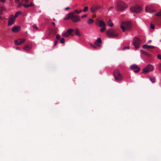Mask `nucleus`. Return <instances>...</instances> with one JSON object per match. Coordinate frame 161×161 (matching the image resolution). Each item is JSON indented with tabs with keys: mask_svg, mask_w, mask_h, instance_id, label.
Wrapping results in <instances>:
<instances>
[{
	"mask_svg": "<svg viewBox=\"0 0 161 161\" xmlns=\"http://www.w3.org/2000/svg\"><path fill=\"white\" fill-rule=\"evenodd\" d=\"M106 34L108 36L111 38H114L118 36V35L116 31L112 29H110L108 30L107 31Z\"/></svg>",
	"mask_w": 161,
	"mask_h": 161,
	"instance_id": "f257e3e1",
	"label": "nucleus"
},
{
	"mask_svg": "<svg viewBox=\"0 0 161 161\" xmlns=\"http://www.w3.org/2000/svg\"><path fill=\"white\" fill-rule=\"evenodd\" d=\"M131 27V22L130 21H126L123 22L121 25V28L123 31L124 32L125 28L126 29L129 30Z\"/></svg>",
	"mask_w": 161,
	"mask_h": 161,
	"instance_id": "f03ea898",
	"label": "nucleus"
},
{
	"mask_svg": "<svg viewBox=\"0 0 161 161\" xmlns=\"http://www.w3.org/2000/svg\"><path fill=\"white\" fill-rule=\"evenodd\" d=\"M114 75L115 79L117 81H120L123 80L122 76L120 73L119 70L118 69L115 70L114 71Z\"/></svg>",
	"mask_w": 161,
	"mask_h": 161,
	"instance_id": "7ed1b4c3",
	"label": "nucleus"
},
{
	"mask_svg": "<svg viewBox=\"0 0 161 161\" xmlns=\"http://www.w3.org/2000/svg\"><path fill=\"white\" fill-rule=\"evenodd\" d=\"M142 8L138 5H136L132 6L130 8L131 11L136 14L139 13L142 10Z\"/></svg>",
	"mask_w": 161,
	"mask_h": 161,
	"instance_id": "20e7f679",
	"label": "nucleus"
},
{
	"mask_svg": "<svg viewBox=\"0 0 161 161\" xmlns=\"http://www.w3.org/2000/svg\"><path fill=\"white\" fill-rule=\"evenodd\" d=\"M127 7V6L123 2L119 1L117 4V8L118 10L122 11Z\"/></svg>",
	"mask_w": 161,
	"mask_h": 161,
	"instance_id": "39448f33",
	"label": "nucleus"
},
{
	"mask_svg": "<svg viewBox=\"0 0 161 161\" xmlns=\"http://www.w3.org/2000/svg\"><path fill=\"white\" fill-rule=\"evenodd\" d=\"M154 69V68L152 65L148 64L145 68L143 69V73L145 74H147L148 72L153 71Z\"/></svg>",
	"mask_w": 161,
	"mask_h": 161,
	"instance_id": "423d86ee",
	"label": "nucleus"
},
{
	"mask_svg": "<svg viewBox=\"0 0 161 161\" xmlns=\"http://www.w3.org/2000/svg\"><path fill=\"white\" fill-rule=\"evenodd\" d=\"M141 43V40L137 37H135L133 40V44L136 49H137L139 47V45Z\"/></svg>",
	"mask_w": 161,
	"mask_h": 161,
	"instance_id": "0eeeda50",
	"label": "nucleus"
},
{
	"mask_svg": "<svg viewBox=\"0 0 161 161\" xmlns=\"http://www.w3.org/2000/svg\"><path fill=\"white\" fill-rule=\"evenodd\" d=\"M71 19L73 22L75 23L80 21V19L78 16L75 15V14H74V13H73L71 18Z\"/></svg>",
	"mask_w": 161,
	"mask_h": 161,
	"instance_id": "6e6552de",
	"label": "nucleus"
},
{
	"mask_svg": "<svg viewBox=\"0 0 161 161\" xmlns=\"http://www.w3.org/2000/svg\"><path fill=\"white\" fill-rule=\"evenodd\" d=\"M15 19L13 15H11L9 18L8 22V25L11 26L15 22Z\"/></svg>",
	"mask_w": 161,
	"mask_h": 161,
	"instance_id": "1a4fd4ad",
	"label": "nucleus"
},
{
	"mask_svg": "<svg viewBox=\"0 0 161 161\" xmlns=\"http://www.w3.org/2000/svg\"><path fill=\"white\" fill-rule=\"evenodd\" d=\"M130 68L131 69L133 70L135 73L138 72L140 70V68L136 64H133L130 66Z\"/></svg>",
	"mask_w": 161,
	"mask_h": 161,
	"instance_id": "9d476101",
	"label": "nucleus"
},
{
	"mask_svg": "<svg viewBox=\"0 0 161 161\" xmlns=\"http://www.w3.org/2000/svg\"><path fill=\"white\" fill-rule=\"evenodd\" d=\"M146 10L147 12L150 13L155 12V9L153 6H148L146 7Z\"/></svg>",
	"mask_w": 161,
	"mask_h": 161,
	"instance_id": "9b49d317",
	"label": "nucleus"
},
{
	"mask_svg": "<svg viewBox=\"0 0 161 161\" xmlns=\"http://www.w3.org/2000/svg\"><path fill=\"white\" fill-rule=\"evenodd\" d=\"M74 31V30L72 29H69L67 30L65 33H63L62 34V36L64 37H67L70 35L71 32Z\"/></svg>",
	"mask_w": 161,
	"mask_h": 161,
	"instance_id": "f8f14e48",
	"label": "nucleus"
},
{
	"mask_svg": "<svg viewBox=\"0 0 161 161\" xmlns=\"http://www.w3.org/2000/svg\"><path fill=\"white\" fill-rule=\"evenodd\" d=\"M25 38L19 39L14 41V43L16 45H19L23 43L25 41Z\"/></svg>",
	"mask_w": 161,
	"mask_h": 161,
	"instance_id": "ddd939ff",
	"label": "nucleus"
},
{
	"mask_svg": "<svg viewBox=\"0 0 161 161\" xmlns=\"http://www.w3.org/2000/svg\"><path fill=\"white\" fill-rule=\"evenodd\" d=\"M102 8V7L100 6H94L91 8V11L92 13H95L97 10Z\"/></svg>",
	"mask_w": 161,
	"mask_h": 161,
	"instance_id": "4468645a",
	"label": "nucleus"
},
{
	"mask_svg": "<svg viewBox=\"0 0 161 161\" xmlns=\"http://www.w3.org/2000/svg\"><path fill=\"white\" fill-rule=\"evenodd\" d=\"M20 27L19 26H14L13 27L12 31L14 32H16L20 31Z\"/></svg>",
	"mask_w": 161,
	"mask_h": 161,
	"instance_id": "2eb2a0df",
	"label": "nucleus"
},
{
	"mask_svg": "<svg viewBox=\"0 0 161 161\" xmlns=\"http://www.w3.org/2000/svg\"><path fill=\"white\" fill-rule=\"evenodd\" d=\"M98 21V25L99 26L101 27H105L106 25V24L103 20H99Z\"/></svg>",
	"mask_w": 161,
	"mask_h": 161,
	"instance_id": "dca6fc26",
	"label": "nucleus"
},
{
	"mask_svg": "<svg viewBox=\"0 0 161 161\" xmlns=\"http://www.w3.org/2000/svg\"><path fill=\"white\" fill-rule=\"evenodd\" d=\"M142 47L143 49L154 48L153 46L147 45H143Z\"/></svg>",
	"mask_w": 161,
	"mask_h": 161,
	"instance_id": "f3484780",
	"label": "nucleus"
},
{
	"mask_svg": "<svg viewBox=\"0 0 161 161\" xmlns=\"http://www.w3.org/2000/svg\"><path fill=\"white\" fill-rule=\"evenodd\" d=\"M73 13H70L69 14H68L64 18L65 20H67L70 18L71 19V18L72 17V14Z\"/></svg>",
	"mask_w": 161,
	"mask_h": 161,
	"instance_id": "a211bd4d",
	"label": "nucleus"
},
{
	"mask_svg": "<svg viewBox=\"0 0 161 161\" xmlns=\"http://www.w3.org/2000/svg\"><path fill=\"white\" fill-rule=\"evenodd\" d=\"M96 42H95V44L100 47V45L97 44V43H101L102 40L100 38H98L96 40Z\"/></svg>",
	"mask_w": 161,
	"mask_h": 161,
	"instance_id": "6ab92c4d",
	"label": "nucleus"
},
{
	"mask_svg": "<svg viewBox=\"0 0 161 161\" xmlns=\"http://www.w3.org/2000/svg\"><path fill=\"white\" fill-rule=\"evenodd\" d=\"M150 80L153 83H154L155 81V78L153 76H150L149 77Z\"/></svg>",
	"mask_w": 161,
	"mask_h": 161,
	"instance_id": "aec40b11",
	"label": "nucleus"
},
{
	"mask_svg": "<svg viewBox=\"0 0 161 161\" xmlns=\"http://www.w3.org/2000/svg\"><path fill=\"white\" fill-rule=\"evenodd\" d=\"M31 47L28 45L25 46L24 47V50L25 51H29L31 50Z\"/></svg>",
	"mask_w": 161,
	"mask_h": 161,
	"instance_id": "412c9836",
	"label": "nucleus"
},
{
	"mask_svg": "<svg viewBox=\"0 0 161 161\" xmlns=\"http://www.w3.org/2000/svg\"><path fill=\"white\" fill-rule=\"evenodd\" d=\"M107 25L108 26L110 27H112L113 26V24L111 22V19H110L108 20L107 23Z\"/></svg>",
	"mask_w": 161,
	"mask_h": 161,
	"instance_id": "4be33fe9",
	"label": "nucleus"
},
{
	"mask_svg": "<svg viewBox=\"0 0 161 161\" xmlns=\"http://www.w3.org/2000/svg\"><path fill=\"white\" fill-rule=\"evenodd\" d=\"M21 14L22 12L20 11L17 12L15 14V15L14 16V17L15 19V18H17L19 15Z\"/></svg>",
	"mask_w": 161,
	"mask_h": 161,
	"instance_id": "5701e85b",
	"label": "nucleus"
},
{
	"mask_svg": "<svg viewBox=\"0 0 161 161\" xmlns=\"http://www.w3.org/2000/svg\"><path fill=\"white\" fill-rule=\"evenodd\" d=\"M94 20L92 19H89L87 21V23L89 25H90L94 22Z\"/></svg>",
	"mask_w": 161,
	"mask_h": 161,
	"instance_id": "b1692460",
	"label": "nucleus"
},
{
	"mask_svg": "<svg viewBox=\"0 0 161 161\" xmlns=\"http://www.w3.org/2000/svg\"><path fill=\"white\" fill-rule=\"evenodd\" d=\"M57 28H53V29H52L51 30V32L53 33V34L54 35H55L57 33V31H56V30H57Z\"/></svg>",
	"mask_w": 161,
	"mask_h": 161,
	"instance_id": "393cba45",
	"label": "nucleus"
},
{
	"mask_svg": "<svg viewBox=\"0 0 161 161\" xmlns=\"http://www.w3.org/2000/svg\"><path fill=\"white\" fill-rule=\"evenodd\" d=\"M75 34L78 36H80V32L79 31L78 29H76L75 30Z\"/></svg>",
	"mask_w": 161,
	"mask_h": 161,
	"instance_id": "a878e982",
	"label": "nucleus"
},
{
	"mask_svg": "<svg viewBox=\"0 0 161 161\" xmlns=\"http://www.w3.org/2000/svg\"><path fill=\"white\" fill-rule=\"evenodd\" d=\"M22 2H23L25 3H28V0H20ZM19 0H14V2L15 3H19Z\"/></svg>",
	"mask_w": 161,
	"mask_h": 161,
	"instance_id": "bb28decb",
	"label": "nucleus"
},
{
	"mask_svg": "<svg viewBox=\"0 0 161 161\" xmlns=\"http://www.w3.org/2000/svg\"><path fill=\"white\" fill-rule=\"evenodd\" d=\"M82 12V10H80V11H78L77 10H76L74 11V12H73L72 13H74V14L75 13L77 14H79L80 13Z\"/></svg>",
	"mask_w": 161,
	"mask_h": 161,
	"instance_id": "cd10ccee",
	"label": "nucleus"
},
{
	"mask_svg": "<svg viewBox=\"0 0 161 161\" xmlns=\"http://www.w3.org/2000/svg\"><path fill=\"white\" fill-rule=\"evenodd\" d=\"M60 42L61 43L63 44L65 42V39L64 38H62L60 40Z\"/></svg>",
	"mask_w": 161,
	"mask_h": 161,
	"instance_id": "c85d7f7f",
	"label": "nucleus"
},
{
	"mask_svg": "<svg viewBox=\"0 0 161 161\" xmlns=\"http://www.w3.org/2000/svg\"><path fill=\"white\" fill-rule=\"evenodd\" d=\"M142 53L144 55H146L148 57H149L150 56V54L149 53L143 51Z\"/></svg>",
	"mask_w": 161,
	"mask_h": 161,
	"instance_id": "c756f323",
	"label": "nucleus"
},
{
	"mask_svg": "<svg viewBox=\"0 0 161 161\" xmlns=\"http://www.w3.org/2000/svg\"><path fill=\"white\" fill-rule=\"evenodd\" d=\"M155 15L158 16H161V11L155 14Z\"/></svg>",
	"mask_w": 161,
	"mask_h": 161,
	"instance_id": "7c9ffc66",
	"label": "nucleus"
},
{
	"mask_svg": "<svg viewBox=\"0 0 161 161\" xmlns=\"http://www.w3.org/2000/svg\"><path fill=\"white\" fill-rule=\"evenodd\" d=\"M88 7L87 6H86L84 7V9L83 10V11L84 12H86L88 9Z\"/></svg>",
	"mask_w": 161,
	"mask_h": 161,
	"instance_id": "2f4dec72",
	"label": "nucleus"
},
{
	"mask_svg": "<svg viewBox=\"0 0 161 161\" xmlns=\"http://www.w3.org/2000/svg\"><path fill=\"white\" fill-rule=\"evenodd\" d=\"M18 7H21L22 5H23V3L21 2H19V3H18Z\"/></svg>",
	"mask_w": 161,
	"mask_h": 161,
	"instance_id": "473e14b6",
	"label": "nucleus"
},
{
	"mask_svg": "<svg viewBox=\"0 0 161 161\" xmlns=\"http://www.w3.org/2000/svg\"><path fill=\"white\" fill-rule=\"evenodd\" d=\"M102 27L103 28L100 30V31L102 32H103L105 31L106 28L105 27Z\"/></svg>",
	"mask_w": 161,
	"mask_h": 161,
	"instance_id": "72a5a7b5",
	"label": "nucleus"
},
{
	"mask_svg": "<svg viewBox=\"0 0 161 161\" xmlns=\"http://www.w3.org/2000/svg\"><path fill=\"white\" fill-rule=\"evenodd\" d=\"M61 36L59 34H57L56 35V38L58 40L60 38Z\"/></svg>",
	"mask_w": 161,
	"mask_h": 161,
	"instance_id": "f704fd0d",
	"label": "nucleus"
},
{
	"mask_svg": "<svg viewBox=\"0 0 161 161\" xmlns=\"http://www.w3.org/2000/svg\"><path fill=\"white\" fill-rule=\"evenodd\" d=\"M150 28L153 29H154L155 28V26L154 25L152 24H151L150 25Z\"/></svg>",
	"mask_w": 161,
	"mask_h": 161,
	"instance_id": "c9c22d12",
	"label": "nucleus"
},
{
	"mask_svg": "<svg viewBox=\"0 0 161 161\" xmlns=\"http://www.w3.org/2000/svg\"><path fill=\"white\" fill-rule=\"evenodd\" d=\"M23 6L25 8H28L29 7V4H23Z\"/></svg>",
	"mask_w": 161,
	"mask_h": 161,
	"instance_id": "e433bc0d",
	"label": "nucleus"
},
{
	"mask_svg": "<svg viewBox=\"0 0 161 161\" xmlns=\"http://www.w3.org/2000/svg\"><path fill=\"white\" fill-rule=\"evenodd\" d=\"M5 10L4 8L3 7H0V11H3Z\"/></svg>",
	"mask_w": 161,
	"mask_h": 161,
	"instance_id": "4c0bfd02",
	"label": "nucleus"
},
{
	"mask_svg": "<svg viewBox=\"0 0 161 161\" xmlns=\"http://www.w3.org/2000/svg\"><path fill=\"white\" fill-rule=\"evenodd\" d=\"M32 27L34 29H36L37 30H38V28L35 25H33L32 26Z\"/></svg>",
	"mask_w": 161,
	"mask_h": 161,
	"instance_id": "58836bf2",
	"label": "nucleus"
},
{
	"mask_svg": "<svg viewBox=\"0 0 161 161\" xmlns=\"http://www.w3.org/2000/svg\"><path fill=\"white\" fill-rule=\"evenodd\" d=\"M29 7H33L34 6V4L32 2H31L30 4H29Z\"/></svg>",
	"mask_w": 161,
	"mask_h": 161,
	"instance_id": "ea45409f",
	"label": "nucleus"
},
{
	"mask_svg": "<svg viewBox=\"0 0 161 161\" xmlns=\"http://www.w3.org/2000/svg\"><path fill=\"white\" fill-rule=\"evenodd\" d=\"M90 45L91 46L93 47L94 48H97V47L93 44H90Z\"/></svg>",
	"mask_w": 161,
	"mask_h": 161,
	"instance_id": "a19ab883",
	"label": "nucleus"
},
{
	"mask_svg": "<svg viewBox=\"0 0 161 161\" xmlns=\"http://www.w3.org/2000/svg\"><path fill=\"white\" fill-rule=\"evenodd\" d=\"M158 69L161 71V64H159L158 66Z\"/></svg>",
	"mask_w": 161,
	"mask_h": 161,
	"instance_id": "79ce46f5",
	"label": "nucleus"
},
{
	"mask_svg": "<svg viewBox=\"0 0 161 161\" xmlns=\"http://www.w3.org/2000/svg\"><path fill=\"white\" fill-rule=\"evenodd\" d=\"M58 41L57 40H55L54 42V46H55L56 45Z\"/></svg>",
	"mask_w": 161,
	"mask_h": 161,
	"instance_id": "37998d69",
	"label": "nucleus"
},
{
	"mask_svg": "<svg viewBox=\"0 0 161 161\" xmlns=\"http://www.w3.org/2000/svg\"><path fill=\"white\" fill-rule=\"evenodd\" d=\"M87 17V15L84 14L81 16V18H84L86 17Z\"/></svg>",
	"mask_w": 161,
	"mask_h": 161,
	"instance_id": "c03bdc74",
	"label": "nucleus"
},
{
	"mask_svg": "<svg viewBox=\"0 0 161 161\" xmlns=\"http://www.w3.org/2000/svg\"><path fill=\"white\" fill-rule=\"evenodd\" d=\"M157 57L158 59L161 60V55H160V54L158 55L157 56Z\"/></svg>",
	"mask_w": 161,
	"mask_h": 161,
	"instance_id": "a18cd8bd",
	"label": "nucleus"
},
{
	"mask_svg": "<svg viewBox=\"0 0 161 161\" xmlns=\"http://www.w3.org/2000/svg\"><path fill=\"white\" fill-rule=\"evenodd\" d=\"M129 49V47H124L123 48V50H125L126 49Z\"/></svg>",
	"mask_w": 161,
	"mask_h": 161,
	"instance_id": "49530a36",
	"label": "nucleus"
},
{
	"mask_svg": "<svg viewBox=\"0 0 161 161\" xmlns=\"http://www.w3.org/2000/svg\"><path fill=\"white\" fill-rule=\"evenodd\" d=\"M52 25H53V26H55V23H54V22H52Z\"/></svg>",
	"mask_w": 161,
	"mask_h": 161,
	"instance_id": "de8ad7c7",
	"label": "nucleus"
},
{
	"mask_svg": "<svg viewBox=\"0 0 161 161\" xmlns=\"http://www.w3.org/2000/svg\"><path fill=\"white\" fill-rule=\"evenodd\" d=\"M5 0H0V2H3V3H4L5 2Z\"/></svg>",
	"mask_w": 161,
	"mask_h": 161,
	"instance_id": "09e8293b",
	"label": "nucleus"
},
{
	"mask_svg": "<svg viewBox=\"0 0 161 161\" xmlns=\"http://www.w3.org/2000/svg\"><path fill=\"white\" fill-rule=\"evenodd\" d=\"M69 9V7H67L65 8V9L66 10Z\"/></svg>",
	"mask_w": 161,
	"mask_h": 161,
	"instance_id": "8fccbe9b",
	"label": "nucleus"
},
{
	"mask_svg": "<svg viewBox=\"0 0 161 161\" xmlns=\"http://www.w3.org/2000/svg\"><path fill=\"white\" fill-rule=\"evenodd\" d=\"M2 12V11H0V15H2L3 14V13ZM1 18V17L0 16V18Z\"/></svg>",
	"mask_w": 161,
	"mask_h": 161,
	"instance_id": "3c124183",
	"label": "nucleus"
},
{
	"mask_svg": "<svg viewBox=\"0 0 161 161\" xmlns=\"http://www.w3.org/2000/svg\"><path fill=\"white\" fill-rule=\"evenodd\" d=\"M16 49H19V50H20V48L19 47H16Z\"/></svg>",
	"mask_w": 161,
	"mask_h": 161,
	"instance_id": "603ef678",
	"label": "nucleus"
},
{
	"mask_svg": "<svg viewBox=\"0 0 161 161\" xmlns=\"http://www.w3.org/2000/svg\"><path fill=\"white\" fill-rule=\"evenodd\" d=\"M113 8V7H109V9H111Z\"/></svg>",
	"mask_w": 161,
	"mask_h": 161,
	"instance_id": "864d4df0",
	"label": "nucleus"
},
{
	"mask_svg": "<svg viewBox=\"0 0 161 161\" xmlns=\"http://www.w3.org/2000/svg\"><path fill=\"white\" fill-rule=\"evenodd\" d=\"M151 42V40L149 41V42Z\"/></svg>",
	"mask_w": 161,
	"mask_h": 161,
	"instance_id": "5fc2aeb1",
	"label": "nucleus"
}]
</instances>
